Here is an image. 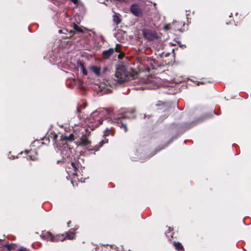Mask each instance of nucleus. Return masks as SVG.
Returning <instances> with one entry per match:
<instances>
[{"label":"nucleus","mask_w":251,"mask_h":251,"mask_svg":"<svg viewBox=\"0 0 251 251\" xmlns=\"http://www.w3.org/2000/svg\"><path fill=\"white\" fill-rule=\"evenodd\" d=\"M123 54H122V53H120L118 55V58H122L123 57Z\"/></svg>","instance_id":"22"},{"label":"nucleus","mask_w":251,"mask_h":251,"mask_svg":"<svg viewBox=\"0 0 251 251\" xmlns=\"http://www.w3.org/2000/svg\"><path fill=\"white\" fill-rule=\"evenodd\" d=\"M113 20L114 22L117 25L120 24L121 21L119 16L117 14H115L113 16Z\"/></svg>","instance_id":"11"},{"label":"nucleus","mask_w":251,"mask_h":251,"mask_svg":"<svg viewBox=\"0 0 251 251\" xmlns=\"http://www.w3.org/2000/svg\"><path fill=\"white\" fill-rule=\"evenodd\" d=\"M91 143L87 137L85 135H82L80 138V144L83 146H88Z\"/></svg>","instance_id":"7"},{"label":"nucleus","mask_w":251,"mask_h":251,"mask_svg":"<svg viewBox=\"0 0 251 251\" xmlns=\"http://www.w3.org/2000/svg\"><path fill=\"white\" fill-rule=\"evenodd\" d=\"M122 126L123 127L124 130H125V132H126L127 131V128L126 127V124H122Z\"/></svg>","instance_id":"19"},{"label":"nucleus","mask_w":251,"mask_h":251,"mask_svg":"<svg viewBox=\"0 0 251 251\" xmlns=\"http://www.w3.org/2000/svg\"><path fill=\"white\" fill-rule=\"evenodd\" d=\"M115 76L117 79V82L122 83L125 81L129 79L130 75H128V72L124 67H120L117 69Z\"/></svg>","instance_id":"2"},{"label":"nucleus","mask_w":251,"mask_h":251,"mask_svg":"<svg viewBox=\"0 0 251 251\" xmlns=\"http://www.w3.org/2000/svg\"><path fill=\"white\" fill-rule=\"evenodd\" d=\"M59 32L61 33V30H59Z\"/></svg>","instance_id":"25"},{"label":"nucleus","mask_w":251,"mask_h":251,"mask_svg":"<svg viewBox=\"0 0 251 251\" xmlns=\"http://www.w3.org/2000/svg\"><path fill=\"white\" fill-rule=\"evenodd\" d=\"M74 4H77L78 2V0H70Z\"/></svg>","instance_id":"20"},{"label":"nucleus","mask_w":251,"mask_h":251,"mask_svg":"<svg viewBox=\"0 0 251 251\" xmlns=\"http://www.w3.org/2000/svg\"><path fill=\"white\" fill-rule=\"evenodd\" d=\"M118 44L116 45V47L115 49L110 48L107 50L103 51L102 52L103 58L105 59L108 58L113 53L115 50L116 51L118 52H120V50L118 48Z\"/></svg>","instance_id":"6"},{"label":"nucleus","mask_w":251,"mask_h":251,"mask_svg":"<svg viewBox=\"0 0 251 251\" xmlns=\"http://www.w3.org/2000/svg\"><path fill=\"white\" fill-rule=\"evenodd\" d=\"M104 110L99 109L93 112L90 117L89 120L94 123L96 126H99L102 124L101 117L102 116V113Z\"/></svg>","instance_id":"3"},{"label":"nucleus","mask_w":251,"mask_h":251,"mask_svg":"<svg viewBox=\"0 0 251 251\" xmlns=\"http://www.w3.org/2000/svg\"><path fill=\"white\" fill-rule=\"evenodd\" d=\"M81 69V71H82L83 75H87V71L84 66H82Z\"/></svg>","instance_id":"16"},{"label":"nucleus","mask_w":251,"mask_h":251,"mask_svg":"<svg viewBox=\"0 0 251 251\" xmlns=\"http://www.w3.org/2000/svg\"><path fill=\"white\" fill-rule=\"evenodd\" d=\"M126 118V116L118 117V118H115V119H114V122H118V121H119V120H120L121 119H125V118Z\"/></svg>","instance_id":"17"},{"label":"nucleus","mask_w":251,"mask_h":251,"mask_svg":"<svg viewBox=\"0 0 251 251\" xmlns=\"http://www.w3.org/2000/svg\"><path fill=\"white\" fill-rule=\"evenodd\" d=\"M74 135L73 133L69 134V135H62L61 137V140L66 141H72L74 140Z\"/></svg>","instance_id":"9"},{"label":"nucleus","mask_w":251,"mask_h":251,"mask_svg":"<svg viewBox=\"0 0 251 251\" xmlns=\"http://www.w3.org/2000/svg\"><path fill=\"white\" fill-rule=\"evenodd\" d=\"M136 89H152L155 86L150 78H142L135 81Z\"/></svg>","instance_id":"1"},{"label":"nucleus","mask_w":251,"mask_h":251,"mask_svg":"<svg viewBox=\"0 0 251 251\" xmlns=\"http://www.w3.org/2000/svg\"><path fill=\"white\" fill-rule=\"evenodd\" d=\"M18 251H28L26 250V249L25 248H20Z\"/></svg>","instance_id":"21"},{"label":"nucleus","mask_w":251,"mask_h":251,"mask_svg":"<svg viewBox=\"0 0 251 251\" xmlns=\"http://www.w3.org/2000/svg\"><path fill=\"white\" fill-rule=\"evenodd\" d=\"M171 28H172V25L171 24L166 25L164 27L165 29L166 30H169Z\"/></svg>","instance_id":"18"},{"label":"nucleus","mask_w":251,"mask_h":251,"mask_svg":"<svg viewBox=\"0 0 251 251\" xmlns=\"http://www.w3.org/2000/svg\"><path fill=\"white\" fill-rule=\"evenodd\" d=\"M107 68H104L103 69V71H107Z\"/></svg>","instance_id":"23"},{"label":"nucleus","mask_w":251,"mask_h":251,"mask_svg":"<svg viewBox=\"0 0 251 251\" xmlns=\"http://www.w3.org/2000/svg\"><path fill=\"white\" fill-rule=\"evenodd\" d=\"M75 236V234L72 233V232H69L67 234V235H66V237H64V236L63 235V237L65 239H69V240H71V239H74V237Z\"/></svg>","instance_id":"13"},{"label":"nucleus","mask_w":251,"mask_h":251,"mask_svg":"<svg viewBox=\"0 0 251 251\" xmlns=\"http://www.w3.org/2000/svg\"><path fill=\"white\" fill-rule=\"evenodd\" d=\"M174 246L175 247L176 249L178 251L183 249V246L179 242H174Z\"/></svg>","instance_id":"12"},{"label":"nucleus","mask_w":251,"mask_h":251,"mask_svg":"<svg viewBox=\"0 0 251 251\" xmlns=\"http://www.w3.org/2000/svg\"><path fill=\"white\" fill-rule=\"evenodd\" d=\"M74 28L75 30L77 31L78 32H83V29L75 24H74Z\"/></svg>","instance_id":"14"},{"label":"nucleus","mask_w":251,"mask_h":251,"mask_svg":"<svg viewBox=\"0 0 251 251\" xmlns=\"http://www.w3.org/2000/svg\"><path fill=\"white\" fill-rule=\"evenodd\" d=\"M71 165L72 166V169L74 170V172L71 173L70 171L67 170L68 174L70 173L73 176H76L77 175V168L76 164L74 162H72L71 164Z\"/></svg>","instance_id":"10"},{"label":"nucleus","mask_w":251,"mask_h":251,"mask_svg":"<svg viewBox=\"0 0 251 251\" xmlns=\"http://www.w3.org/2000/svg\"><path fill=\"white\" fill-rule=\"evenodd\" d=\"M42 236L44 239L51 242L63 241L65 240V238L63 237V235L53 236L50 232L48 231L43 232Z\"/></svg>","instance_id":"4"},{"label":"nucleus","mask_w":251,"mask_h":251,"mask_svg":"<svg viewBox=\"0 0 251 251\" xmlns=\"http://www.w3.org/2000/svg\"><path fill=\"white\" fill-rule=\"evenodd\" d=\"M103 143H104L103 141H101L100 142V145L99 146H95V149L94 150H95L96 151H98L99 150V149L100 148V147L103 145Z\"/></svg>","instance_id":"15"},{"label":"nucleus","mask_w":251,"mask_h":251,"mask_svg":"<svg viewBox=\"0 0 251 251\" xmlns=\"http://www.w3.org/2000/svg\"><path fill=\"white\" fill-rule=\"evenodd\" d=\"M90 70L98 76H100V68L92 66L90 67Z\"/></svg>","instance_id":"8"},{"label":"nucleus","mask_w":251,"mask_h":251,"mask_svg":"<svg viewBox=\"0 0 251 251\" xmlns=\"http://www.w3.org/2000/svg\"><path fill=\"white\" fill-rule=\"evenodd\" d=\"M30 158H31V159H32V160H34V159H35V158H32L31 157H30Z\"/></svg>","instance_id":"24"},{"label":"nucleus","mask_w":251,"mask_h":251,"mask_svg":"<svg viewBox=\"0 0 251 251\" xmlns=\"http://www.w3.org/2000/svg\"><path fill=\"white\" fill-rule=\"evenodd\" d=\"M130 12L136 17H140L142 15V11L137 4H132L130 8Z\"/></svg>","instance_id":"5"}]
</instances>
